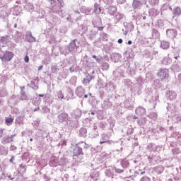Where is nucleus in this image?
Here are the masks:
<instances>
[{
  "label": "nucleus",
  "instance_id": "473e14b6",
  "mask_svg": "<svg viewBox=\"0 0 181 181\" xmlns=\"http://www.w3.org/2000/svg\"><path fill=\"white\" fill-rule=\"evenodd\" d=\"M174 16H180L181 15V8L180 7H177L173 10Z\"/></svg>",
  "mask_w": 181,
  "mask_h": 181
},
{
  "label": "nucleus",
  "instance_id": "f8f14e48",
  "mask_svg": "<svg viewBox=\"0 0 181 181\" xmlns=\"http://www.w3.org/2000/svg\"><path fill=\"white\" fill-rule=\"evenodd\" d=\"M136 115L139 117H142V115H145L146 114V110L144 107H139L135 110Z\"/></svg>",
  "mask_w": 181,
  "mask_h": 181
},
{
  "label": "nucleus",
  "instance_id": "dca6fc26",
  "mask_svg": "<svg viewBox=\"0 0 181 181\" xmlns=\"http://www.w3.org/2000/svg\"><path fill=\"white\" fill-rule=\"evenodd\" d=\"M153 170L157 175H160L163 173V171L165 170V167L162 165H157L153 168Z\"/></svg>",
  "mask_w": 181,
  "mask_h": 181
},
{
  "label": "nucleus",
  "instance_id": "c9c22d12",
  "mask_svg": "<svg viewBox=\"0 0 181 181\" xmlns=\"http://www.w3.org/2000/svg\"><path fill=\"white\" fill-rule=\"evenodd\" d=\"M117 12V8L115 6H110L109 8L108 13L110 14L112 16L115 14Z\"/></svg>",
  "mask_w": 181,
  "mask_h": 181
},
{
  "label": "nucleus",
  "instance_id": "603ef678",
  "mask_svg": "<svg viewBox=\"0 0 181 181\" xmlns=\"http://www.w3.org/2000/svg\"><path fill=\"white\" fill-rule=\"evenodd\" d=\"M28 42H36V38H35V37H33V35H32V33L30 34V36L28 37Z\"/></svg>",
  "mask_w": 181,
  "mask_h": 181
},
{
  "label": "nucleus",
  "instance_id": "052dcab7",
  "mask_svg": "<svg viewBox=\"0 0 181 181\" xmlns=\"http://www.w3.org/2000/svg\"><path fill=\"white\" fill-rule=\"evenodd\" d=\"M132 132H134V129L129 128L127 129V135H131V134H132Z\"/></svg>",
  "mask_w": 181,
  "mask_h": 181
},
{
  "label": "nucleus",
  "instance_id": "de8ad7c7",
  "mask_svg": "<svg viewBox=\"0 0 181 181\" xmlns=\"http://www.w3.org/2000/svg\"><path fill=\"white\" fill-rule=\"evenodd\" d=\"M8 148H5V147L0 148L1 155L6 156L8 155Z\"/></svg>",
  "mask_w": 181,
  "mask_h": 181
},
{
  "label": "nucleus",
  "instance_id": "37998d69",
  "mask_svg": "<svg viewBox=\"0 0 181 181\" xmlns=\"http://www.w3.org/2000/svg\"><path fill=\"white\" fill-rule=\"evenodd\" d=\"M69 83L71 86H76V83H77V76H72L69 80Z\"/></svg>",
  "mask_w": 181,
  "mask_h": 181
},
{
  "label": "nucleus",
  "instance_id": "58836bf2",
  "mask_svg": "<svg viewBox=\"0 0 181 181\" xmlns=\"http://www.w3.org/2000/svg\"><path fill=\"white\" fill-rule=\"evenodd\" d=\"M19 173H26V165H23L22 164L20 165L18 168Z\"/></svg>",
  "mask_w": 181,
  "mask_h": 181
},
{
  "label": "nucleus",
  "instance_id": "a878e982",
  "mask_svg": "<svg viewBox=\"0 0 181 181\" xmlns=\"http://www.w3.org/2000/svg\"><path fill=\"white\" fill-rule=\"evenodd\" d=\"M162 63H163V64L168 66V64H172V59L169 57H165L162 60Z\"/></svg>",
  "mask_w": 181,
  "mask_h": 181
},
{
  "label": "nucleus",
  "instance_id": "72a5a7b5",
  "mask_svg": "<svg viewBox=\"0 0 181 181\" xmlns=\"http://www.w3.org/2000/svg\"><path fill=\"white\" fill-rule=\"evenodd\" d=\"M74 95V93L72 92L71 90H68L66 91V95L65 97V100H67V101H69V100H70V98H71V97H73Z\"/></svg>",
  "mask_w": 181,
  "mask_h": 181
},
{
  "label": "nucleus",
  "instance_id": "09e8293b",
  "mask_svg": "<svg viewBox=\"0 0 181 181\" xmlns=\"http://www.w3.org/2000/svg\"><path fill=\"white\" fill-rule=\"evenodd\" d=\"M100 37L102 39V40L103 42H107V40H108V35H107L106 33H103L101 35H100Z\"/></svg>",
  "mask_w": 181,
  "mask_h": 181
},
{
  "label": "nucleus",
  "instance_id": "423d86ee",
  "mask_svg": "<svg viewBox=\"0 0 181 181\" xmlns=\"http://www.w3.org/2000/svg\"><path fill=\"white\" fill-rule=\"evenodd\" d=\"M100 144V145H103V144H107V145H111V144H114V141L110 140V136H108V134H102Z\"/></svg>",
  "mask_w": 181,
  "mask_h": 181
},
{
  "label": "nucleus",
  "instance_id": "8fccbe9b",
  "mask_svg": "<svg viewBox=\"0 0 181 181\" xmlns=\"http://www.w3.org/2000/svg\"><path fill=\"white\" fill-rule=\"evenodd\" d=\"M124 18V14L117 13L115 15V19H117V21H121V19H122Z\"/></svg>",
  "mask_w": 181,
  "mask_h": 181
},
{
  "label": "nucleus",
  "instance_id": "9d476101",
  "mask_svg": "<svg viewBox=\"0 0 181 181\" xmlns=\"http://www.w3.org/2000/svg\"><path fill=\"white\" fill-rule=\"evenodd\" d=\"M94 78L93 76L90 75L89 74H86V77L82 81L83 86H88L90 84V81Z\"/></svg>",
  "mask_w": 181,
  "mask_h": 181
},
{
  "label": "nucleus",
  "instance_id": "c756f323",
  "mask_svg": "<svg viewBox=\"0 0 181 181\" xmlns=\"http://www.w3.org/2000/svg\"><path fill=\"white\" fill-rule=\"evenodd\" d=\"M94 10L93 12L94 13H96L97 15H100V13H101V8H100V6H98V4L95 3L94 4Z\"/></svg>",
  "mask_w": 181,
  "mask_h": 181
},
{
  "label": "nucleus",
  "instance_id": "bb28decb",
  "mask_svg": "<svg viewBox=\"0 0 181 181\" xmlns=\"http://www.w3.org/2000/svg\"><path fill=\"white\" fill-rule=\"evenodd\" d=\"M147 121L148 119L146 117H141L137 121V124L139 127H142V125H145L146 124Z\"/></svg>",
  "mask_w": 181,
  "mask_h": 181
},
{
  "label": "nucleus",
  "instance_id": "f3484780",
  "mask_svg": "<svg viewBox=\"0 0 181 181\" xmlns=\"http://www.w3.org/2000/svg\"><path fill=\"white\" fill-rule=\"evenodd\" d=\"M105 88L107 91H114V90H115V86H114L113 83L108 82L105 83Z\"/></svg>",
  "mask_w": 181,
  "mask_h": 181
},
{
  "label": "nucleus",
  "instance_id": "a18cd8bd",
  "mask_svg": "<svg viewBox=\"0 0 181 181\" xmlns=\"http://www.w3.org/2000/svg\"><path fill=\"white\" fill-rule=\"evenodd\" d=\"M45 103L48 104V105H50L51 104H53V99L50 96H45Z\"/></svg>",
  "mask_w": 181,
  "mask_h": 181
},
{
  "label": "nucleus",
  "instance_id": "774afa93",
  "mask_svg": "<svg viewBox=\"0 0 181 181\" xmlns=\"http://www.w3.org/2000/svg\"><path fill=\"white\" fill-rule=\"evenodd\" d=\"M153 181H162V180H160V178L156 177V178H153Z\"/></svg>",
  "mask_w": 181,
  "mask_h": 181
},
{
  "label": "nucleus",
  "instance_id": "b1692460",
  "mask_svg": "<svg viewBox=\"0 0 181 181\" xmlns=\"http://www.w3.org/2000/svg\"><path fill=\"white\" fill-rule=\"evenodd\" d=\"M91 8L86 7V6H82L81 8V12L83 13H85L86 15H88L91 12Z\"/></svg>",
  "mask_w": 181,
  "mask_h": 181
},
{
  "label": "nucleus",
  "instance_id": "2eb2a0df",
  "mask_svg": "<svg viewBox=\"0 0 181 181\" xmlns=\"http://www.w3.org/2000/svg\"><path fill=\"white\" fill-rule=\"evenodd\" d=\"M166 97L169 100H176L177 94L173 90H169L166 93Z\"/></svg>",
  "mask_w": 181,
  "mask_h": 181
},
{
  "label": "nucleus",
  "instance_id": "864d4df0",
  "mask_svg": "<svg viewBox=\"0 0 181 181\" xmlns=\"http://www.w3.org/2000/svg\"><path fill=\"white\" fill-rule=\"evenodd\" d=\"M79 144H81V145H83L84 149H88V148H90V145L87 144V143L84 141L79 142Z\"/></svg>",
  "mask_w": 181,
  "mask_h": 181
},
{
  "label": "nucleus",
  "instance_id": "79ce46f5",
  "mask_svg": "<svg viewBox=\"0 0 181 181\" xmlns=\"http://www.w3.org/2000/svg\"><path fill=\"white\" fill-rule=\"evenodd\" d=\"M59 66L55 64V65H53L52 67H51V71L52 73H53L54 74H57V72L59 71Z\"/></svg>",
  "mask_w": 181,
  "mask_h": 181
},
{
  "label": "nucleus",
  "instance_id": "e2e57ef3",
  "mask_svg": "<svg viewBox=\"0 0 181 181\" xmlns=\"http://www.w3.org/2000/svg\"><path fill=\"white\" fill-rule=\"evenodd\" d=\"M24 62H25V63H29V56L26 55L25 57Z\"/></svg>",
  "mask_w": 181,
  "mask_h": 181
},
{
  "label": "nucleus",
  "instance_id": "4d7b16f0",
  "mask_svg": "<svg viewBox=\"0 0 181 181\" xmlns=\"http://www.w3.org/2000/svg\"><path fill=\"white\" fill-rule=\"evenodd\" d=\"M140 181H151V178L148 176H144L141 178Z\"/></svg>",
  "mask_w": 181,
  "mask_h": 181
},
{
  "label": "nucleus",
  "instance_id": "680f3d73",
  "mask_svg": "<svg viewBox=\"0 0 181 181\" xmlns=\"http://www.w3.org/2000/svg\"><path fill=\"white\" fill-rule=\"evenodd\" d=\"M4 131H5V129L0 128V138H2V136H4Z\"/></svg>",
  "mask_w": 181,
  "mask_h": 181
},
{
  "label": "nucleus",
  "instance_id": "c85d7f7f",
  "mask_svg": "<svg viewBox=\"0 0 181 181\" xmlns=\"http://www.w3.org/2000/svg\"><path fill=\"white\" fill-rule=\"evenodd\" d=\"M79 136H82L83 138H86L87 136V129L81 128L79 130Z\"/></svg>",
  "mask_w": 181,
  "mask_h": 181
},
{
  "label": "nucleus",
  "instance_id": "0e129e2a",
  "mask_svg": "<svg viewBox=\"0 0 181 181\" xmlns=\"http://www.w3.org/2000/svg\"><path fill=\"white\" fill-rule=\"evenodd\" d=\"M10 151H16V146L14 145L10 146Z\"/></svg>",
  "mask_w": 181,
  "mask_h": 181
},
{
  "label": "nucleus",
  "instance_id": "bf43d9fd",
  "mask_svg": "<svg viewBox=\"0 0 181 181\" xmlns=\"http://www.w3.org/2000/svg\"><path fill=\"white\" fill-rule=\"evenodd\" d=\"M159 4V0H151V5H158Z\"/></svg>",
  "mask_w": 181,
  "mask_h": 181
},
{
  "label": "nucleus",
  "instance_id": "6ab92c4d",
  "mask_svg": "<svg viewBox=\"0 0 181 181\" xmlns=\"http://www.w3.org/2000/svg\"><path fill=\"white\" fill-rule=\"evenodd\" d=\"M39 81L37 79H33L30 82L31 88L33 90H37L39 88Z\"/></svg>",
  "mask_w": 181,
  "mask_h": 181
},
{
  "label": "nucleus",
  "instance_id": "a19ab883",
  "mask_svg": "<svg viewBox=\"0 0 181 181\" xmlns=\"http://www.w3.org/2000/svg\"><path fill=\"white\" fill-rule=\"evenodd\" d=\"M59 163H57V159H52L49 161V166L52 168H56Z\"/></svg>",
  "mask_w": 181,
  "mask_h": 181
},
{
  "label": "nucleus",
  "instance_id": "49530a36",
  "mask_svg": "<svg viewBox=\"0 0 181 181\" xmlns=\"http://www.w3.org/2000/svg\"><path fill=\"white\" fill-rule=\"evenodd\" d=\"M113 170H115V172H116V173H124V172H125V170L122 169V168H119L118 167H114L113 168Z\"/></svg>",
  "mask_w": 181,
  "mask_h": 181
},
{
  "label": "nucleus",
  "instance_id": "69168bd1",
  "mask_svg": "<svg viewBox=\"0 0 181 181\" xmlns=\"http://www.w3.org/2000/svg\"><path fill=\"white\" fill-rule=\"evenodd\" d=\"M42 110H43V111H45V112H49V108H47V107H46V106H44L42 107Z\"/></svg>",
  "mask_w": 181,
  "mask_h": 181
},
{
  "label": "nucleus",
  "instance_id": "39448f33",
  "mask_svg": "<svg viewBox=\"0 0 181 181\" xmlns=\"http://www.w3.org/2000/svg\"><path fill=\"white\" fill-rule=\"evenodd\" d=\"M2 62H11L13 59V54L12 52L6 51L3 56L0 57Z\"/></svg>",
  "mask_w": 181,
  "mask_h": 181
},
{
  "label": "nucleus",
  "instance_id": "7c9ffc66",
  "mask_svg": "<svg viewBox=\"0 0 181 181\" xmlns=\"http://www.w3.org/2000/svg\"><path fill=\"white\" fill-rule=\"evenodd\" d=\"M8 42H9V36L1 37L0 43H2V45H6Z\"/></svg>",
  "mask_w": 181,
  "mask_h": 181
},
{
  "label": "nucleus",
  "instance_id": "412c9836",
  "mask_svg": "<svg viewBox=\"0 0 181 181\" xmlns=\"http://www.w3.org/2000/svg\"><path fill=\"white\" fill-rule=\"evenodd\" d=\"M170 44L168 41H161L160 47L163 49V50H168V48L170 47Z\"/></svg>",
  "mask_w": 181,
  "mask_h": 181
},
{
  "label": "nucleus",
  "instance_id": "20e7f679",
  "mask_svg": "<svg viewBox=\"0 0 181 181\" xmlns=\"http://www.w3.org/2000/svg\"><path fill=\"white\" fill-rule=\"evenodd\" d=\"M157 74L160 80H169V69H160Z\"/></svg>",
  "mask_w": 181,
  "mask_h": 181
},
{
  "label": "nucleus",
  "instance_id": "aec40b11",
  "mask_svg": "<svg viewBox=\"0 0 181 181\" xmlns=\"http://www.w3.org/2000/svg\"><path fill=\"white\" fill-rule=\"evenodd\" d=\"M90 177L91 179H93V180H98V177H100V172L97 171V170H93L91 173H90Z\"/></svg>",
  "mask_w": 181,
  "mask_h": 181
},
{
  "label": "nucleus",
  "instance_id": "a211bd4d",
  "mask_svg": "<svg viewBox=\"0 0 181 181\" xmlns=\"http://www.w3.org/2000/svg\"><path fill=\"white\" fill-rule=\"evenodd\" d=\"M142 5V3L139 0H133L132 8L133 9H139Z\"/></svg>",
  "mask_w": 181,
  "mask_h": 181
},
{
  "label": "nucleus",
  "instance_id": "cd10ccee",
  "mask_svg": "<svg viewBox=\"0 0 181 181\" xmlns=\"http://www.w3.org/2000/svg\"><path fill=\"white\" fill-rule=\"evenodd\" d=\"M150 16H158L159 11L156 8H151L149 10Z\"/></svg>",
  "mask_w": 181,
  "mask_h": 181
},
{
  "label": "nucleus",
  "instance_id": "7ed1b4c3",
  "mask_svg": "<svg viewBox=\"0 0 181 181\" xmlns=\"http://www.w3.org/2000/svg\"><path fill=\"white\" fill-rule=\"evenodd\" d=\"M2 80L0 83V97H6L8 95V90H6V77L2 76Z\"/></svg>",
  "mask_w": 181,
  "mask_h": 181
},
{
  "label": "nucleus",
  "instance_id": "393cba45",
  "mask_svg": "<svg viewBox=\"0 0 181 181\" xmlns=\"http://www.w3.org/2000/svg\"><path fill=\"white\" fill-rule=\"evenodd\" d=\"M146 149L150 152H153V151H156V146L152 143H149L146 146Z\"/></svg>",
  "mask_w": 181,
  "mask_h": 181
},
{
  "label": "nucleus",
  "instance_id": "0eeeda50",
  "mask_svg": "<svg viewBox=\"0 0 181 181\" xmlns=\"http://www.w3.org/2000/svg\"><path fill=\"white\" fill-rule=\"evenodd\" d=\"M124 26L126 29L125 32L124 33V35H127L129 32H132L134 29V23L132 22L130 23H124Z\"/></svg>",
  "mask_w": 181,
  "mask_h": 181
},
{
  "label": "nucleus",
  "instance_id": "f03ea898",
  "mask_svg": "<svg viewBox=\"0 0 181 181\" xmlns=\"http://www.w3.org/2000/svg\"><path fill=\"white\" fill-rule=\"evenodd\" d=\"M81 143H78L76 144L73 149V158L74 159H76L77 162H80L81 160H83V155H84V153L83 152V148L81 146Z\"/></svg>",
  "mask_w": 181,
  "mask_h": 181
},
{
  "label": "nucleus",
  "instance_id": "6e6d98bb",
  "mask_svg": "<svg viewBox=\"0 0 181 181\" xmlns=\"http://www.w3.org/2000/svg\"><path fill=\"white\" fill-rule=\"evenodd\" d=\"M76 122H77L76 121H71L69 123V127H71V128H74V127H76Z\"/></svg>",
  "mask_w": 181,
  "mask_h": 181
},
{
  "label": "nucleus",
  "instance_id": "4c0bfd02",
  "mask_svg": "<svg viewBox=\"0 0 181 181\" xmlns=\"http://www.w3.org/2000/svg\"><path fill=\"white\" fill-rule=\"evenodd\" d=\"M101 69L102 70H108V69H110V64H108L106 62H103L101 64Z\"/></svg>",
  "mask_w": 181,
  "mask_h": 181
},
{
  "label": "nucleus",
  "instance_id": "1a4fd4ad",
  "mask_svg": "<svg viewBox=\"0 0 181 181\" xmlns=\"http://www.w3.org/2000/svg\"><path fill=\"white\" fill-rule=\"evenodd\" d=\"M59 122H67L69 121V115L66 112L60 113L58 115Z\"/></svg>",
  "mask_w": 181,
  "mask_h": 181
},
{
  "label": "nucleus",
  "instance_id": "4be33fe9",
  "mask_svg": "<svg viewBox=\"0 0 181 181\" xmlns=\"http://www.w3.org/2000/svg\"><path fill=\"white\" fill-rule=\"evenodd\" d=\"M29 98H30L29 95H28V94H26V92L21 90L20 100H21L22 101H28V100H29Z\"/></svg>",
  "mask_w": 181,
  "mask_h": 181
},
{
  "label": "nucleus",
  "instance_id": "f257e3e1",
  "mask_svg": "<svg viewBox=\"0 0 181 181\" xmlns=\"http://www.w3.org/2000/svg\"><path fill=\"white\" fill-rule=\"evenodd\" d=\"M78 49V44H77V40H73L69 45H66L64 47L61 49L62 53L65 56L70 53H76Z\"/></svg>",
  "mask_w": 181,
  "mask_h": 181
},
{
  "label": "nucleus",
  "instance_id": "ea45409f",
  "mask_svg": "<svg viewBox=\"0 0 181 181\" xmlns=\"http://www.w3.org/2000/svg\"><path fill=\"white\" fill-rule=\"evenodd\" d=\"M97 87L100 90H101L102 88H105V83H104V81L100 80L98 81Z\"/></svg>",
  "mask_w": 181,
  "mask_h": 181
},
{
  "label": "nucleus",
  "instance_id": "9b49d317",
  "mask_svg": "<svg viewBox=\"0 0 181 181\" xmlns=\"http://www.w3.org/2000/svg\"><path fill=\"white\" fill-rule=\"evenodd\" d=\"M166 33L167 36H168V37H171V39H173V37H176V36L177 35V31L176 30V29L167 30Z\"/></svg>",
  "mask_w": 181,
  "mask_h": 181
},
{
  "label": "nucleus",
  "instance_id": "c03bdc74",
  "mask_svg": "<svg viewBox=\"0 0 181 181\" xmlns=\"http://www.w3.org/2000/svg\"><path fill=\"white\" fill-rule=\"evenodd\" d=\"M172 70H173L175 73H179L180 71V66L178 64H173L172 66Z\"/></svg>",
  "mask_w": 181,
  "mask_h": 181
},
{
  "label": "nucleus",
  "instance_id": "5fc2aeb1",
  "mask_svg": "<svg viewBox=\"0 0 181 181\" xmlns=\"http://www.w3.org/2000/svg\"><path fill=\"white\" fill-rule=\"evenodd\" d=\"M146 173V172H145V171H141V170H139V171H138V172H136V173H135V175H138V176H139V177H141V176L145 175Z\"/></svg>",
  "mask_w": 181,
  "mask_h": 181
},
{
  "label": "nucleus",
  "instance_id": "3c124183",
  "mask_svg": "<svg viewBox=\"0 0 181 181\" xmlns=\"http://www.w3.org/2000/svg\"><path fill=\"white\" fill-rule=\"evenodd\" d=\"M105 175H106V176H107V177H110L111 179H112V177H113L112 173H111V170H107L105 171Z\"/></svg>",
  "mask_w": 181,
  "mask_h": 181
},
{
  "label": "nucleus",
  "instance_id": "6e6552de",
  "mask_svg": "<svg viewBox=\"0 0 181 181\" xmlns=\"http://www.w3.org/2000/svg\"><path fill=\"white\" fill-rule=\"evenodd\" d=\"M16 134H13L11 136H5L3 137L1 139V143L3 144V145H6V144H11V142L13 141V138Z\"/></svg>",
  "mask_w": 181,
  "mask_h": 181
},
{
  "label": "nucleus",
  "instance_id": "f704fd0d",
  "mask_svg": "<svg viewBox=\"0 0 181 181\" xmlns=\"http://www.w3.org/2000/svg\"><path fill=\"white\" fill-rule=\"evenodd\" d=\"M73 115L76 118H80L81 117V110H80L79 109L75 110L74 111Z\"/></svg>",
  "mask_w": 181,
  "mask_h": 181
},
{
  "label": "nucleus",
  "instance_id": "ddd939ff",
  "mask_svg": "<svg viewBox=\"0 0 181 181\" xmlns=\"http://www.w3.org/2000/svg\"><path fill=\"white\" fill-rule=\"evenodd\" d=\"M150 39H160V33H159V31L156 29H153Z\"/></svg>",
  "mask_w": 181,
  "mask_h": 181
},
{
  "label": "nucleus",
  "instance_id": "4468645a",
  "mask_svg": "<svg viewBox=\"0 0 181 181\" xmlns=\"http://www.w3.org/2000/svg\"><path fill=\"white\" fill-rule=\"evenodd\" d=\"M85 93L86 90H84V88H83L81 86H79L76 88V94L78 95V97H80V98H81V97H84Z\"/></svg>",
  "mask_w": 181,
  "mask_h": 181
},
{
  "label": "nucleus",
  "instance_id": "13d9d810",
  "mask_svg": "<svg viewBox=\"0 0 181 181\" xmlns=\"http://www.w3.org/2000/svg\"><path fill=\"white\" fill-rule=\"evenodd\" d=\"M6 124H12V122H13V118H7L5 119Z\"/></svg>",
  "mask_w": 181,
  "mask_h": 181
},
{
  "label": "nucleus",
  "instance_id": "2f4dec72",
  "mask_svg": "<svg viewBox=\"0 0 181 181\" xmlns=\"http://www.w3.org/2000/svg\"><path fill=\"white\" fill-rule=\"evenodd\" d=\"M148 118H151V119H153L154 121L158 119V113L155 112H151L148 115Z\"/></svg>",
  "mask_w": 181,
  "mask_h": 181
},
{
  "label": "nucleus",
  "instance_id": "5701e85b",
  "mask_svg": "<svg viewBox=\"0 0 181 181\" xmlns=\"http://www.w3.org/2000/svg\"><path fill=\"white\" fill-rule=\"evenodd\" d=\"M55 97H57L58 100H66L64 93H63V90L56 92Z\"/></svg>",
  "mask_w": 181,
  "mask_h": 181
},
{
  "label": "nucleus",
  "instance_id": "e433bc0d",
  "mask_svg": "<svg viewBox=\"0 0 181 181\" xmlns=\"http://www.w3.org/2000/svg\"><path fill=\"white\" fill-rule=\"evenodd\" d=\"M121 165L124 169H127L129 166V161L128 160H123L121 161Z\"/></svg>",
  "mask_w": 181,
  "mask_h": 181
},
{
  "label": "nucleus",
  "instance_id": "338daca9",
  "mask_svg": "<svg viewBox=\"0 0 181 181\" xmlns=\"http://www.w3.org/2000/svg\"><path fill=\"white\" fill-rule=\"evenodd\" d=\"M75 70H76V68H74V66H71L69 69L70 73H74Z\"/></svg>",
  "mask_w": 181,
  "mask_h": 181
}]
</instances>
